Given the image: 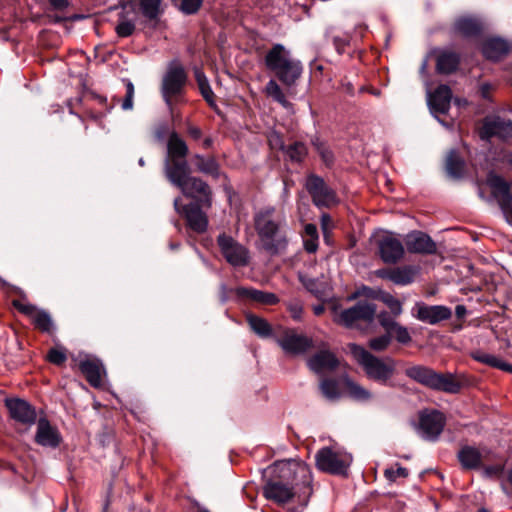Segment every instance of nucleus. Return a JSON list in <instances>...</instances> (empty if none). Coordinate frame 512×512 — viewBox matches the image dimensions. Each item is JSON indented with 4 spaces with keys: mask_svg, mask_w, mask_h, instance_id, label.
Wrapping results in <instances>:
<instances>
[{
    "mask_svg": "<svg viewBox=\"0 0 512 512\" xmlns=\"http://www.w3.org/2000/svg\"><path fill=\"white\" fill-rule=\"evenodd\" d=\"M189 153L187 144L175 132L171 133L167 143V156L164 173L167 180L178 187L186 197L195 199L202 207L212 206V191L201 178L191 176L190 166L186 160Z\"/></svg>",
    "mask_w": 512,
    "mask_h": 512,
    "instance_id": "obj_1",
    "label": "nucleus"
},
{
    "mask_svg": "<svg viewBox=\"0 0 512 512\" xmlns=\"http://www.w3.org/2000/svg\"><path fill=\"white\" fill-rule=\"evenodd\" d=\"M280 477L270 480L263 487L266 499L277 504H285L295 496V488L301 486L304 497L308 499L312 494V476L309 468L299 462L283 463L279 466Z\"/></svg>",
    "mask_w": 512,
    "mask_h": 512,
    "instance_id": "obj_2",
    "label": "nucleus"
},
{
    "mask_svg": "<svg viewBox=\"0 0 512 512\" xmlns=\"http://www.w3.org/2000/svg\"><path fill=\"white\" fill-rule=\"evenodd\" d=\"M264 62L288 89L296 85L303 73L301 61L292 57L290 51L282 44L273 45L265 55Z\"/></svg>",
    "mask_w": 512,
    "mask_h": 512,
    "instance_id": "obj_3",
    "label": "nucleus"
},
{
    "mask_svg": "<svg viewBox=\"0 0 512 512\" xmlns=\"http://www.w3.org/2000/svg\"><path fill=\"white\" fill-rule=\"evenodd\" d=\"M405 375L413 381L435 391L457 394L465 384V377L453 373H439L430 367L413 365L405 369Z\"/></svg>",
    "mask_w": 512,
    "mask_h": 512,
    "instance_id": "obj_4",
    "label": "nucleus"
},
{
    "mask_svg": "<svg viewBox=\"0 0 512 512\" xmlns=\"http://www.w3.org/2000/svg\"><path fill=\"white\" fill-rule=\"evenodd\" d=\"M187 82L188 74L183 65L178 61L170 62L161 80L160 93L171 115H174L176 105L186 102Z\"/></svg>",
    "mask_w": 512,
    "mask_h": 512,
    "instance_id": "obj_5",
    "label": "nucleus"
},
{
    "mask_svg": "<svg viewBox=\"0 0 512 512\" xmlns=\"http://www.w3.org/2000/svg\"><path fill=\"white\" fill-rule=\"evenodd\" d=\"M349 350L369 379L386 383L394 375L396 369L394 359L379 358L357 344H350Z\"/></svg>",
    "mask_w": 512,
    "mask_h": 512,
    "instance_id": "obj_6",
    "label": "nucleus"
},
{
    "mask_svg": "<svg viewBox=\"0 0 512 512\" xmlns=\"http://www.w3.org/2000/svg\"><path fill=\"white\" fill-rule=\"evenodd\" d=\"M315 461L317 468L323 472L346 476L352 463V456L344 451L324 447L316 453Z\"/></svg>",
    "mask_w": 512,
    "mask_h": 512,
    "instance_id": "obj_7",
    "label": "nucleus"
},
{
    "mask_svg": "<svg viewBox=\"0 0 512 512\" xmlns=\"http://www.w3.org/2000/svg\"><path fill=\"white\" fill-rule=\"evenodd\" d=\"M175 211L185 219L186 226L197 234H203L208 229V216L201 209V203L182 204L180 198L174 200Z\"/></svg>",
    "mask_w": 512,
    "mask_h": 512,
    "instance_id": "obj_8",
    "label": "nucleus"
},
{
    "mask_svg": "<svg viewBox=\"0 0 512 512\" xmlns=\"http://www.w3.org/2000/svg\"><path fill=\"white\" fill-rule=\"evenodd\" d=\"M305 188L310 194L313 204L319 208H330L339 203L336 192L320 176L309 175L306 179Z\"/></svg>",
    "mask_w": 512,
    "mask_h": 512,
    "instance_id": "obj_9",
    "label": "nucleus"
},
{
    "mask_svg": "<svg viewBox=\"0 0 512 512\" xmlns=\"http://www.w3.org/2000/svg\"><path fill=\"white\" fill-rule=\"evenodd\" d=\"M217 245L225 260L234 267H244L249 264V250L225 233L217 237Z\"/></svg>",
    "mask_w": 512,
    "mask_h": 512,
    "instance_id": "obj_10",
    "label": "nucleus"
},
{
    "mask_svg": "<svg viewBox=\"0 0 512 512\" xmlns=\"http://www.w3.org/2000/svg\"><path fill=\"white\" fill-rule=\"evenodd\" d=\"M376 314V305L368 301H360L353 307L343 310L337 318V322L351 328L358 321L372 322Z\"/></svg>",
    "mask_w": 512,
    "mask_h": 512,
    "instance_id": "obj_11",
    "label": "nucleus"
},
{
    "mask_svg": "<svg viewBox=\"0 0 512 512\" xmlns=\"http://www.w3.org/2000/svg\"><path fill=\"white\" fill-rule=\"evenodd\" d=\"M479 136L482 140H489L494 136L508 140L512 138V121L500 116L487 117L479 130Z\"/></svg>",
    "mask_w": 512,
    "mask_h": 512,
    "instance_id": "obj_12",
    "label": "nucleus"
},
{
    "mask_svg": "<svg viewBox=\"0 0 512 512\" xmlns=\"http://www.w3.org/2000/svg\"><path fill=\"white\" fill-rule=\"evenodd\" d=\"M254 227L258 236L266 237L268 233L285 232L284 221L275 215L273 207L261 209L255 214Z\"/></svg>",
    "mask_w": 512,
    "mask_h": 512,
    "instance_id": "obj_13",
    "label": "nucleus"
},
{
    "mask_svg": "<svg viewBox=\"0 0 512 512\" xmlns=\"http://www.w3.org/2000/svg\"><path fill=\"white\" fill-rule=\"evenodd\" d=\"M276 341L286 353L293 355L305 353L313 346L311 338L298 334L293 329L284 330Z\"/></svg>",
    "mask_w": 512,
    "mask_h": 512,
    "instance_id": "obj_14",
    "label": "nucleus"
},
{
    "mask_svg": "<svg viewBox=\"0 0 512 512\" xmlns=\"http://www.w3.org/2000/svg\"><path fill=\"white\" fill-rule=\"evenodd\" d=\"M5 406L8 409L9 416L24 425H32L36 421L35 409L25 400L12 398L5 400Z\"/></svg>",
    "mask_w": 512,
    "mask_h": 512,
    "instance_id": "obj_15",
    "label": "nucleus"
},
{
    "mask_svg": "<svg viewBox=\"0 0 512 512\" xmlns=\"http://www.w3.org/2000/svg\"><path fill=\"white\" fill-rule=\"evenodd\" d=\"M381 259L385 263H396L404 255L402 242L391 234H385L377 240Z\"/></svg>",
    "mask_w": 512,
    "mask_h": 512,
    "instance_id": "obj_16",
    "label": "nucleus"
},
{
    "mask_svg": "<svg viewBox=\"0 0 512 512\" xmlns=\"http://www.w3.org/2000/svg\"><path fill=\"white\" fill-rule=\"evenodd\" d=\"M405 245L410 253L415 254H435L437 251L436 243L432 238L421 231H412L405 238Z\"/></svg>",
    "mask_w": 512,
    "mask_h": 512,
    "instance_id": "obj_17",
    "label": "nucleus"
},
{
    "mask_svg": "<svg viewBox=\"0 0 512 512\" xmlns=\"http://www.w3.org/2000/svg\"><path fill=\"white\" fill-rule=\"evenodd\" d=\"M420 429L428 439H436L444 429L445 417L439 411L423 413L420 416Z\"/></svg>",
    "mask_w": 512,
    "mask_h": 512,
    "instance_id": "obj_18",
    "label": "nucleus"
},
{
    "mask_svg": "<svg viewBox=\"0 0 512 512\" xmlns=\"http://www.w3.org/2000/svg\"><path fill=\"white\" fill-rule=\"evenodd\" d=\"M259 237V247L270 256H276L284 253L288 246V237L285 232L268 233L267 236Z\"/></svg>",
    "mask_w": 512,
    "mask_h": 512,
    "instance_id": "obj_19",
    "label": "nucleus"
},
{
    "mask_svg": "<svg viewBox=\"0 0 512 512\" xmlns=\"http://www.w3.org/2000/svg\"><path fill=\"white\" fill-rule=\"evenodd\" d=\"M379 276L386 278L397 285L411 284L419 274L417 266H401L389 270H382L378 272Z\"/></svg>",
    "mask_w": 512,
    "mask_h": 512,
    "instance_id": "obj_20",
    "label": "nucleus"
},
{
    "mask_svg": "<svg viewBox=\"0 0 512 512\" xmlns=\"http://www.w3.org/2000/svg\"><path fill=\"white\" fill-rule=\"evenodd\" d=\"M35 441L41 446L55 448L60 444L61 436L57 428L53 427L48 420L41 418L37 423Z\"/></svg>",
    "mask_w": 512,
    "mask_h": 512,
    "instance_id": "obj_21",
    "label": "nucleus"
},
{
    "mask_svg": "<svg viewBox=\"0 0 512 512\" xmlns=\"http://www.w3.org/2000/svg\"><path fill=\"white\" fill-rule=\"evenodd\" d=\"M452 90L448 85H439L433 92L429 93L428 104L432 111L446 114L450 109Z\"/></svg>",
    "mask_w": 512,
    "mask_h": 512,
    "instance_id": "obj_22",
    "label": "nucleus"
},
{
    "mask_svg": "<svg viewBox=\"0 0 512 512\" xmlns=\"http://www.w3.org/2000/svg\"><path fill=\"white\" fill-rule=\"evenodd\" d=\"M307 365L313 372L319 374L335 370L339 365V361L331 351L320 350L307 360Z\"/></svg>",
    "mask_w": 512,
    "mask_h": 512,
    "instance_id": "obj_23",
    "label": "nucleus"
},
{
    "mask_svg": "<svg viewBox=\"0 0 512 512\" xmlns=\"http://www.w3.org/2000/svg\"><path fill=\"white\" fill-rule=\"evenodd\" d=\"M416 317L423 322L429 324H437L440 321L447 320L451 317V310L445 306H427L425 304H417Z\"/></svg>",
    "mask_w": 512,
    "mask_h": 512,
    "instance_id": "obj_24",
    "label": "nucleus"
},
{
    "mask_svg": "<svg viewBox=\"0 0 512 512\" xmlns=\"http://www.w3.org/2000/svg\"><path fill=\"white\" fill-rule=\"evenodd\" d=\"M79 369L91 386L97 388L102 385V376L105 374V369L98 359L80 361Z\"/></svg>",
    "mask_w": 512,
    "mask_h": 512,
    "instance_id": "obj_25",
    "label": "nucleus"
},
{
    "mask_svg": "<svg viewBox=\"0 0 512 512\" xmlns=\"http://www.w3.org/2000/svg\"><path fill=\"white\" fill-rule=\"evenodd\" d=\"M436 71L439 74L449 75L459 67L460 55L452 50H440L436 54Z\"/></svg>",
    "mask_w": 512,
    "mask_h": 512,
    "instance_id": "obj_26",
    "label": "nucleus"
},
{
    "mask_svg": "<svg viewBox=\"0 0 512 512\" xmlns=\"http://www.w3.org/2000/svg\"><path fill=\"white\" fill-rule=\"evenodd\" d=\"M510 51L509 44L500 38H489L482 45L483 55L493 61L505 57Z\"/></svg>",
    "mask_w": 512,
    "mask_h": 512,
    "instance_id": "obj_27",
    "label": "nucleus"
},
{
    "mask_svg": "<svg viewBox=\"0 0 512 512\" xmlns=\"http://www.w3.org/2000/svg\"><path fill=\"white\" fill-rule=\"evenodd\" d=\"M235 294L240 298H247L263 305H276L279 302L276 294L254 288L239 287L235 290Z\"/></svg>",
    "mask_w": 512,
    "mask_h": 512,
    "instance_id": "obj_28",
    "label": "nucleus"
},
{
    "mask_svg": "<svg viewBox=\"0 0 512 512\" xmlns=\"http://www.w3.org/2000/svg\"><path fill=\"white\" fill-rule=\"evenodd\" d=\"M454 29L457 33L465 37L477 36L482 31V23L475 17L463 16L455 21Z\"/></svg>",
    "mask_w": 512,
    "mask_h": 512,
    "instance_id": "obj_29",
    "label": "nucleus"
},
{
    "mask_svg": "<svg viewBox=\"0 0 512 512\" xmlns=\"http://www.w3.org/2000/svg\"><path fill=\"white\" fill-rule=\"evenodd\" d=\"M457 457L462 467L467 470L479 468L482 461L481 452L472 446L462 447Z\"/></svg>",
    "mask_w": 512,
    "mask_h": 512,
    "instance_id": "obj_30",
    "label": "nucleus"
},
{
    "mask_svg": "<svg viewBox=\"0 0 512 512\" xmlns=\"http://www.w3.org/2000/svg\"><path fill=\"white\" fill-rule=\"evenodd\" d=\"M163 0H138L142 15L150 21H158L164 10Z\"/></svg>",
    "mask_w": 512,
    "mask_h": 512,
    "instance_id": "obj_31",
    "label": "nucleus"
},
{
    "mask_svg": "<svg viewBox=\"0 0 512 512\" xmlns=\"http://www.w3.org/2000/svg\"><path fill=\"white\" fill-rule=\"evenodd\" d=\"M488 185L492 189L494 197L500 202L502 199L512 197L509 184L500 176L490 175L488 177Z\"/></svg>",
    "mask_w": 512,
    "mask_h": 512,
    "instance_id": "obj_32",
    "label": "nucleus"
},
{
    "mask_svg": "<svg viewBox=\"0 0 512 512\" xmlns=\"http://www.w3.org/2000/svg\"><path fill=\"white\" fill-rule=\"evenodd\" d=\"M246 321L250 329L259 337L268 338L272 335V327L264 318L254 314H247Z\"/></svg>",
    "mask_w": 512,
    "mask_h": 512,
    "instance_id": "obj_33",
    "label": "nucleus"
},
{
    "mask_svg": "<svg viewBox=\"0 0 512 512\" xmlns=\"http://www.w3.org/2000/svg\"><path fill=\"white\" fill-rule=\"evenodd\" d=\"M265 94L267 95V97L272 98L274 101H276L286 109H291L293 106L292 103L287 100L282 88L274 79L269 80L268 83L266 84Z\"/></svg>",
    "mask_w": 512,
    "mask_h": 512,
    "instance_id": "obj_34",
    "label": "nucleus"
},
{
    "mask_svg": "<svg viewBox=\"0 0 512 512\" xmlns=\"http://www.w3.org/2000/svg\"><path fill=\"white\" fill-rule=\"evenodd\" d=\"M465 167L464 160L457 151L451 150L446 158V171L453 178H460Z\"/></svg>",
    "mask_w": 512,
    "mask_h": 512,
    "instance_id": "obj_35",
    "label": "nucleus"
},
{
    "mask_svg": "<svg viewBox=\"0 0 512 512\" xmlns=\"http://www.w3.org/2000/svg\"><path fill=\"white\" fill-rule=\"evenodd\" d=\"M344 384L348 395L354 400L364 402L372 398V393L369 390L353 380L346 378Z\"/></svg>",
    "mask_w": 512,
    "mask_h": 512,
    "instance_id": "obj_36",
    "label": "nucleus"
},
{
    "mask_svg": "<svg viewBox=\"0 0 512 512\" xmlns=\"http://www.w3.org/2000/svg\"><path fill=\"white\" fill-rule=\"evenodd\" d=\"M195 165L199 172L211 175L213 177L219 176V165L213 157L205 158L202 155H195Z\"/></svg>",
    "mask_w": 512,
    "mask_h": 512,
    "instance_id": "obj_37",
    "label": "nucleus"
},
{
    "mask_svg": "<svg viewBox=\"0 0 512 512\" xmlns=\"http://www.w3.org/2000/svg\"><path fill=\"white\" fill-rule=\"evenodd\" d=\"M34 327L41 332L51 333L53 331V321L49 313L38 309L31 318Z\"/></svg>",
    "mask_w": 512,
    "mask_h": 512,
    "instance_id": "obj_38",
    "label": "nucleus"
},
{
    "mask_svg": "<svg viewBox=\"0 0 512 512\" xmlns=\"http://www.w3.org/2000/svg\"><path fill=\"white\" fill-rule=\"evenodd\" d=\"M473 359H475L476 361H478L480 363L489 365L491 367L499 368L503 371L512 372V365L501 361L499 358H497L494 355L477 352V353L473 354Z\"/></svg>",
    "mask_w": 512,
    "mask_h": 512,
    "instance_id": "obj_39",
    "label": "nucleus"
},
{
    "mask_svg": "<svg viewBox=\"0 0 512 512\" xmlns=\"http://www.w3.org/2000/svg\"><path fill=\"white\" fill-rule=\"evenodd\" d=\"M319 387L324 397L329 400H336L340 397L339 385L334 379L323 378Z\"/></svg>",
    "mask_w": 512,
    "mask_h": 512,
    "instance_id": "obj_40",
    "label": "nucleus"
},
{
    "mask_svg": "<svg viewBox=\"0 0 512 512\" xmlns=\"http://www.w3.org/2000/svg\"><path fill=\"white\" fill-rule=\"evenodd\" d=\"M196 81L200 90L201 95L203 98L207 101L209 105L215 104V96L214 93L209 85L208 79L204 75V73L197 71L196 72Z\"/></svg>",
    "mask_w": 512,
    "mask_h": 512,
    "instance_id": "obj_41",
    "label": "nucleus"
},
{
    "mask_svg": "<svg viewBox=\"0 0 512 512\" xmlns=\"http://www.w3.org/2000/svg\"><path fill=\"white\" fill-rule=\"evenodd\" d=\"M285 153L291 161L302 162L306 158L308 150L304 143L294 142L285 148Z\"/></svg>",
    "mask_w": 512,
    "mask_h": 512,
    "instance_id": "obj_42",
    "label": "nucleus"
},
{
    "mask_svg": "<svg viewBox=\"0 0 512 512\" xmlns=\"http://www.w3.org/2000/svg\"><path fill=\"white\" fill-rule=\"evenodd\" d=\"M312 145L314 146L316 151L319 153L324 164L327 166H331L334 162V154L330 150V148L324 142H322L319 138L313 139Z\"/></svg>",
    "mask_w": 512,
    "mask_h": 512,
    "instance_id": "obj_43",
    "label": "nucleus"
},
{
    "mask_svg": "<svg viewBox=\"0 0 512 512\" xmlns=\"http://www.w3.org/2000/svg\"><path fill=\"white\" fill-rule=\"evenodd\" d=\"M115 31L119 37H129L135 31V24L126 18V16L121 13L120 21L115 27Z\"/></svg>",
    "mask_w": 512,
    "mask_h": 512,
    "instance_id": "obj_44",
    "label": "nucleus"
},
{
    "mask_svg": "<svg viewBox=\"0 0 512 512\" xmlns=\"http://www.w3.org/2000/svg\"><path fill=\"white\" fill-rule=\"evenodd\" d=\"M390 337H394L401 344H408L411 342V336L408 329L398 322L391 329Z\"/></svg>",
    "mask_w": 512,
    "mask_h": 512,
    "instance_id": "obj_45",
    "label": "nucleus"
},
{
    "mask_svg": "<svg viewBox=\"0 0 512 512\" xmlns=\"http://www.w3.org/2000/svg\"><path fill=\"white\" fill-rule=\"evenodd\" d=\"M380 299L383 301V303H385L389 307V309L394 317H398L399 315H401L402 304L398 299H396L394 296H392L389 293L383 294Z\"/></svg>",
    "mask_w": 512,
    "mask_h": 512,
    "instance_id": "obj_46",
    "label": "nucleus"
},
{
    "mask_svg": "<svg viewBox=\"0 0 512 512\" xmlns=\"http://www.w3.org/2000/svg\"><path fill=\"white\" fill-rule=\"evenodd\" d=\"M390 343V334L386 333L385 335L370 339L368 345L372 350L381 352L386 350Z\"/></svg>",
    "mask_w": 512,
    "mask_h": 512,
    "instance_id": "obj_47",
    "label": "nucleus"
},
{
    "mask_svg": "<svg viewBox=\"0 0 512 512\" xmlns=\"http://www.w3.org/2000/svg\"><path fill=\"white\" fill-rule=\"evenodd\" d=\"M203 4V0H182L180 11L186 15H192L198 12Z\"/></svg>",
    "mask_w": 512,
    "mask_h": 512,
    "instance_id": "obj_48",
    "label": "nucleus"
},
{
    "mask_svg": "<svg viewBox=\"0 0 512 512\" xmlns=\"http://www.w3.org/2000/svg\"><path fill=\"white\" fill-rule=\"evenodd\" d=\"M13 306L22 314L26 315L30 320L38 310V308L30 303H25L20 300H14Z\"/></svg>",
    "mask_w": 512,
    "mask_h": 512,
    "instance_id": "obj_49",
    "label": "nucleus"
},
{
    "mask_svg": "<svg viewBox=\"0 0 512 512\" xmlns=\"http://www.w3.org/2000/svg\"><path fill=\"white\" fill-rule=\"evenodd\" d=\"M47 359L52 364L62 365L67 360V356L65 351L57 348H52L49 350L47 354Z\"/></svg>",
    "mask_w": 512,
    "mask_h": 512,
    "instance_id": "obj_50",
    "label": "nucleus"
},
{
    "mask_svg": "<svg viewBox=\"0 0 512 512\" xmlns=\"http://www.w3.org/2000/svg\"><path fill=\"white\" fill-rule=\"evenodd\" d=\"M379 324L385 329L386 333L391 334V329L397 323L388 312L383 311L377 315Z\"/></svg>",
    "mask_w": 512,
    "mask_h": 512,
    "instance_id": "obj_51",
    "label": "nucleus"
},
{
    "mask_svg": "<svg viewBox=\"0 0 512 512\" xmlns=\"http://www.w3.org/2000/svg\"><path fill=\"white\" fill-rule=\"evenodd\" d=\"M385 477L390 481H395L397 478H406L409 475L408 470L405 467L398 466L397 469H386L384 472Z\"/></svg>",
    "mask_w": 512,
    "mask_h": 512,
    "instance_id": "obj_52",
    "label": "nucleus"
},
{
    "mask_svg": "<svg viewBox=\"0 0 512 512\" xmlns=\"http://www.w3.org/2000/svg\"><path fill=\"white\" fill-rule=\"evenodd\" d=\"M133 97H134V86H133L132 82L127 81L126 96L122 103V108L124 110H129L133 107Z\"/></svg>",
    "mask_w": 512,
    "mask_h": 512,
    "instance_id": "obj_53",
    "label": "nucleus"
},
{
    "mask_svg": "<svg viewBox=\"0 0 512 512\" xmlns=\"http://www.w3.org/2000/svg\"><path fill=\"white\" fill-rule=\"evenodd\" d=\"M503 213L506 216V219L509 222H512V196L507 199H502L500 202H498Z\"/></svg>",
    "mask_w": 512,
    "mask_h": 512,
    "instance_id": "obj_54",
    "label": "nucleus"
},
{
    "mask_svg": "<svg viewBox=\"0 0 512 512\" xmlns=\"http://www.w3.org/2000/svg\"><path fill=\"white\" fill-rule=\"evenodd\" d=\"M504 471V465H492L484 468V473L488 477L499 476Z\"/></svg>",
    "mask_w": 512,
    "mask_h": 512,
    "instance_id": "obj_55",
    "label": "nucleus"
},
{
    "mask_svg": "<svg viewBox=\"0 0 512 512\" xmlns=\"http://www.w3.org/2000/svg\"><path fill=\"white\" fill-rule=\"evenodd\" d=\"M304 248L308 253H315L318 249V238H306Z\"/></svg>",
    "mask_w": 512,
    "mask_h": 512,
    "instance_id": "obj_56",
    "label": "nucleus"
},
{
    "mask_svg": "<svg viewBox=\"0 0 512 512\" xmlns=\"http://www.w3.org/2000/svg\"><path fill=\"white\" fill-rule=\"evenodd\" d=\"M333 43L336 47V50L338 53H343L345 51V48L349 45V39L348 38H340V37H334Z\"/></svg>",
    "mask_w": 512,
    "mask_h": 512,
    "instance_id": "obj_57",
    "label": "nucleus"
},
{
    "mask_svg": "<svg viewBox=\"0 0 512 512\" xmlns=\"http://www.w3.org/2000/svg\"><path fill=\"white\" fill-rule=\"evenodd\" d=\"M306 238H318V232L316 225L309 223L305 225L304 228Z\"/></svg>",
    "mask_w": 512,
    "mask_h": 512,
    "instance_id": "obj_58",
    "label": "nucleus"
},
{
    "mask_svg": "<svg viewBox=\"0 0 512 512\" xmlns=\"http://www.w3.org/2000/svg\"><path fill=\"white\" fill-rule=\"evenodd\" d=\"M320 222H321V228L323 230V233L326 236V233L329 230V225L331 223V218L327 213H323L321 215Z\"/></svg>",
    "mask_w": 512,
    "mask_h": 512,
    "instance_id": "obj_59",
    "label": "nucleus"
},
{
    "mask_svg": "<svg viewBox=\"0 0 512 512\" xmlns=\"http://www.w3.org/2000/svg\"><path fill=\"white\" fill-rule=\"evenodd\" d=\"M289 310L294 319H300L302 312H303L301 305H299V304L290 305Z\"/></svg>",
    "mask_w": 512,
    "mask_h": 512,
    "instance_id": "obj_60",
    "label": "nucleus"
},
{
    "mask_svg": "<svg viewBox=\"0 0 512 512\" xmlns=\"http://www.w3.org/2000/svg\"><path fill=\"white\" fill-rule=\"evenodd\" d=\"M492 90V86L488 83H483L481 86H480V93H481V96L485 99H488L489 96H490V92Z\"/></svg>",
    "mask_w": 512,
    "mask_h": 512,
    "instance_id": "obj_61",
    "label": "nucleus"
},
{
    "mask_svg": "<svg viewBox=\"0 0 512 512\" xmlns=\"http://www.w3.org/2000/svg\"><path fill=\"white\" fill-rule=\"evenodd\" d=\"M188 133L194 139H199L202 136V132L198 127L190 126L188 128Z\"/></svg>",
    "mask_w": 512,
    "mask_h": 512,
    "instance_id": "obj_62",
    "label": "nucleus"
},
{
    "mask_svg": "<svg viewBox=\"0 0 512 512\" xmlns=\"http://www.w3.org/2000/svg\"><path fill=\"white\" fill-rule=\"evenodd\" d=\"M48 1L56 9H62L67 6V0H48Z\"/></svg>",
    "mask_w": 512,
    "mask_h": 512,
    "instance_id": "obj_63",
    "label": "nucleus"
},
{
    "mask_svg": "<svg viewBox=\"0 0 512 512\" xmlns=\"http://www.w3.org/2000/svg\"><path fill=\"white\" fill-rule=\"evenodd\" d=\"M467 310L464 305H457L455 308V314L457 317L462 318L465 316Z\"/></svg>",
    "mask_w": 512,
    "mask_h": 512,
    "instance_id": "obj_64",
    "label": "nucleus"
}]
</instances>
